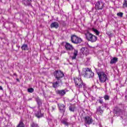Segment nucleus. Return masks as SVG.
I'll use <instances>...</instances> for the list:
<instances>
[{"mask_svg":"<svg viewBox=\"0 0 127 127\" xmlns=\"http://www.w3.org/2000/svg\"><path fill=\"white\" fill-rule=\"evenodd\" d=\"M117 16H119V17H123V16L124 15V13H123L122 12H119L117 13Z\"/></svg>","mask_w":127,"mask_h":127,"instance_id":"nucleus-25","label":"nucleus"},{"mask_svg":"<svg viewBox=\"0 0 127 127\" xmlns=\"http://www.w3.org/2000/svg\"><path fill=\"white\" fill-rule=\"evenodd\" d=\"M98 103H99V104H101V105H102L104 103V101H103V99H100L98 100Z\"/></svg>","mask_w":127,"mask_h":127,"instance_id":"nucleus-32","label":"nucleus"},{"mask_svg":"<svg viewBox=\"0 0 127 127\" xmlns=\"http://www.w3.org/2000/svg\"><path fill=\"white\" fill-rule=\"evenodd\" d=\"M31 127H39V126H38V125H37V124L34 123H33L32 124Z\"/></svg>","mask_w":127,"mask_h":127,"instance_id":"nucleus-30","label":"nucleus"},{"mask_svg":"<svg viewBox=\"0 0 127 127\" xmlns=\"http://www.w3.org/2000/svg\"><path fill=\"white\" fill-rule=\"evenodd\" d=\"M21 49L24 51L28 50V46L27 44H23L21 46Z\"/></svg>","mask_w":127,"mask_h":127,"instance_id":"nucleus-22","label":"nucleus"},{"mask_svg":"<svg viewBox=\"0 0 127 127\" xmlns=\"http://www.w3.org/2000/svg\"><path fill=\"white\" fill-rule=\"evenodd\" d=\"M57 94L60 96H63L65 94H66V90H58L56 91Z\"/></svg>","mask_w":127,"mask_h":127,"instance_id":"nucleus-13","label":"nucleus"},{"mask_svg":"<svg viewBox=\"0 0 127 127\" xmlns=\"http://www.w3.org/2000/svg\"><path fill=\"white\" fill-rule=\"evenodd\" d=\"M77 56H78V50H74L73 56L71 58L72 60L76 59V57H77Z\"/></svg>","mask_w":127,"mask_h":127,"instance_id":"nucleus-19","label":"nucleus"},{"mask_svg":"<svg viewBox=\"0 0 127 127\" xmlns=\"http://www.w3.org/2000/svg\"><path fill=\"white\" fill-rule=\"evenodd\" d=\"M102 66V64H98V66L101 67Z\"/></svg>","mask_w":127,"mask_h":127,"instance_id":"nucleus-36","label":"nucleus"},{"mask_svg":"<svg viewBox=\"0 0 127 127\" xmlns=\"http://www.w3.org/2000/svg\"><path fill=\"white\" fill-rule=\"evenodd\" d=\"M53 120V117L50 115V114L49 115V117L48 118V122L49 123V122H52V120Z\"/></svg>","mask_w":127,"mask_h":127,"instance_id":"nucleus-24","label":"nucleus"},{"mask_svg":"<svg viewBox=\"0 0 127 127\" xmlns=\"http://www.w3.org/2000/svg\"><path fill=\"white\" fill-rule=\"evenodd\" d=\"M99 80L101 83H105L108 80V76L104 72H101L98 74Z\"/></svg>","mask_w":127,"mask_h":127,"instance_id":"nucleus-6","label":"nucleus"},{"mask_svg":"<svg viewBox=\"0 0 127 127\" xmlns=\"http://www.w3.org/2000/svg\"><path fill=\"white\" fill-rule=\"evenodd\" d=\"M75 109L76 107H75V105L73 104L70 105V106L69 107V110L70 112H72V113H74V112H75Z\"/></svg>","mask_w":127,"mask_h":127,"instance_id":"nucleus-20","label":"nucleus"},{"mask_svg":"<svg viewBox=\"0 0 127 127\" xmlns=\"http://www.w3.org/2000/svg\"><path fill=\"white\" fill-rule=\"evenodd\" d=\"M61 82L62 81L58 80L56 82H52L53 88H58V86H59V83H61Z\"/></svg>","mask_w":127,"mask_h":127,"instance_id":"nucleus-18","label":"nucleus"},{"mask_svg":"<svg viewBox=\"0 0 127 127\" xmlns=\"http://www.w3.org/2000/svg\"><path fill=\"white\" fill-rule=\"evenodd\" d=\"M104 7V3L103 2L98 1L95 4V8L96 9H103Z\"/></svg>","mask_w":127,"mask_h":127,"instance_id":"nucleus-8","label":"nucleus"},{"mask_svg":"<svg viewBox=\"0 0 127 127\" xmlns=\"http://www.w3.org/2000/svg\"><path fill=\"white\" fill-rule=\"evenodd\" d=\"M118 62V58L114 57L110 61V64H115V63Z\"/></svg>","mask_w":127,"mask_h":127,"instance_id":"nucleus-21","label":"nucleus"},{"mask_svg":"<svg viewBox=\"0 0 127 127\" xmlns=\"http://www.w3.org/2000/svg\"><path fill=\"white\" fill-rule=\"evenodd\" d=\"M36 101L39 106L42 105V101H41L38 97L36 98Z\"/></svg>","mask_w":127,"mask_h":127,"instance_id":"nucleus-23","label":"nucleus"},{"mask_svg":"<svg viewBox=\"0 0 127 127\" xmlns=\"http://www.w3.org/2000/svg\"><path fill=\"white\" fill-rule=\"evenodd\" d=\"M106 33H107V35H109V36H112V33H111L109 32H107Z\"/></svg>","mask_w":127,"mask_h":127,"instance_id":"nucleus-35","label":"nucleus"},{"mask_svg":"<svg viewBox=\"0 0 127 127\" xmlns=\"http://www.w3.org/2000/svg\"><path fill=\"white\" fill-rule=\"evenodd\" d=\"M102 105V107H107V104L104 102H103Z\"/></svg>","mask_w":127,"mask_h":127,"instance_id":"nucleus-34","label":"nucleus"},{"mask_svg":"<svg viewBox=\"0 0 127 127\" xmlns=\"http://www.w3.org/2000/svg\"><path fill=\"white\" fill-rule=\"evenodd\" d=\"M85 123L88 125H91L93 123V119L92 118L87 116L85 118Z\"/></svg>","mask_w":127,"mask_h":127,"instance_id":"nucleus-12","label":"nucleus"},{"mask_svg":"<svg viewBox=\"0 0 127 127\" xmlns=\"http://www.w3.org/2000/svg\"><path fill=\"white\" fill-rule=\"evenodd\" d=\"M80 52H81L83 55H88V54H89V49L87 48H82L80 50Z\"/></svg>","mask_w":127,"mask_h":127,"instance_id":"nucleus-10","label":"nucleus"},{"mask_svg":"<svg viewBox=\"0 0 127 127\" xmlns=\"http://www.w3.org/2000/svg\"><path fill=\"white\" fill-rule=\"evenodd\" d=\"M17 81H19L18 79H17Z\"/></svg>","mask_w":127,"mask_h":127,"instance_id":"nucleus-41","label":"nucleus"},{"mask_svg":"<svg viewBox=\"0 0 127 127\" xmlns=\"http://www.w3.org/2000/svg\"><path fill=\"white\" fill-rule=\"evenodd\" d=\"M65 48L66 50H72L73 49H74L73 46L68 43H66L65 44Z\"/></svg>","mask_w":127,"mask_h":127,"instance_id":"nucleus-16","label":"nucleus"},{"mask_svg":"<svg viewBox=\"0 0 127 127\" xmlns=\"http://www.w3.org/2000/svg\"><path fill=\"white\" fill-rule=\"evenodd\" d=\"M46 110H47L48 114H50V112H49V107H46Z\"/></svg>","mask_w":127,"mask_h":127,"instance_id":"nucleus-33","label":"nucleus"},{"mask_svg":"<svg viewBox=\"0 0 127 127\" xmlns=\"http://www.w3.org/2000/svg\"><path fill=\"white\" fill-rule=\"evenodd\" d=\"M104 98L105 101H109L110 100V96L108 95H105Z\"/></svg>","mask_w":127,"mask_h":127,"instance_id":"nucleus-28","label":"nucleus"},{"mask_svg":"<svg viewBox=\"0 0 127 127\" xmlns=\"http://www.w3.org/2000/svg\"><path fill=\"white\" fill-rule=\"evenodd\" d=\"M93 31L95 32V33H96V35H99V34H100V32L98 31V30L94 29Z\"/></svg>","mask_w":127,"mask_h":127,"instance_id":"nucleus-31","label":"nucleus"},{"mask_svg":"<svg viewBox=\"0 0 127 127\" xmlns=\"http://www.w3.org/2000/svg\"><path fill=\"white\" fill-rule=\"evenodd\" d=\"M96 114L102 116L104 114V109H102L101 106H98L96 109Z\"/></svg>","mask_w":127,"mask_h":127,"instance_id":"nucleus-9","label":"nucleus"},{"mask_svg":"<svg viewBox=\"0 0 127 127\" xmlns=\"http://www.w3.org/2000/svg\"><path fill=\"white\" fill-rule=\"evenodd\" d=\"M71 40L72 43L74 44H79L82 42V39L75 35H72L71 36Z\"/></svg>","mask_w":127,"mask_h":127,"instance_id":"nucleus-4","label":"nucleus"},{"mask_svg":"<svg viewBox=\"0 0 127 127\" xmlns=\"http://www.w3.org/2000/svg\"><path fill=\"white\" fill-rule=\"evenodd\" d=\"M123 7H127V0H124L123 2Z\"/></svg>","mask_w":127,"mask_h":127,"instance_id":"nucleus-27","label":"nucleus"},{"mask_svg":"<svg viewBox=\"0 0 127 127\" xmlns=\"http://www.w3.org/2000/svg\"><path fill=\"white\" fill-rule=\"evenodd\" d=\"M54 75L58 81L62 82V81L61 80V78L64 77V73L61 70H56L54 72Z\"/></svg>","mask_w":127,"mask_h":127,"instance_id":"nucleus-3","label":"nucleus"},{"mask_svg":"<svg viewBox=\"0 0 127 127\" xmlns=\"http://www.w3.org/2000/svg\"><path fill=\"white\" fill-rule=\"evenodd\" d=\"M62 124H64V125H65V126H68V122H67V120H64L62 121Z\"/></svg>","mask_w":127,"mask_h":127,"instance_id":"nucleus-29","label":"nucleus"},{"mask_svg":"<svg viewBox=\"0 0 127 127\" xmlns=\"http://www.w3.org/2000/svg\"><path fill=\"white\" fill-rule=\"evenodd\" d=\"M49 105L48 104V105H47V107H49Z\"/></svg>","mask_w":127,"mask_h":127,"instance_id":"nucleus-40","label":"nucleus"},{"mask_svg":"<svg viewBox=\"0 0 127 127\" xmlns=\"http://www.w3.org/2000/svg\"><path fill=\"white\" fill-rule=\"evenodd\" d=\"M83 75L85 78H90L94 77V72H92V70L88 67L84 68V71L83 72Z\"/></svg>","mask_w":127,"mask_h":127,"instance_id":"nucleus-2","label":"nucleus"},{"mask_svg":"<svg viewBox=\"0 0 127 127\" xmlns=\"http://www.w3.org/2000/svg\"><path fill=\"white\" fill-rule=\"evenodd\" d=\"M86 39L90 42H96L97 41V38L96 36L91 34L90 33H88L86 34Z\"/></svg>","mask_w":127,"mask_h":127,"instance_id":"nucleus-5","label":"nucleus"},{"mask_svg":"<svg viewBox=\"0 0 127 127\" xmlns=\"http://www.w3.org/2000/svg\"><path fill=\"white\" fill-rule=\"evenodd\" d=\"M113 113L115 115H120V114H122V110L119 107H116L114 108Z\"/></svg>","mask_w":127,"mask_h":127,"instance_id":"nucleus-11","label":"nucleus"},{"mask_svg":"<svg viewBox=\"0 0 127 127\" xmlns=\"http://www.w3.org/2000/svg\"><path fill=\"white\" fill-rule=\"evenodd\" d=\"M58 106L59 108V110L61 113H63V115H64L66 110V106L64 104H58Z\"/></svg>","mask_w":127,"mask_h":127,"instance_id":"nucleus-7","label":"nucleus"},{"mask_svg":"<svg viewBox=\"0 0 127 127\" xmlns=\"http://www.w3.org/2000/svg\"><path fill=\"white\" fill-rule=\"evenodd\" d=\"M0 90H3V89H2V87L0 86Z\"/></svg>","mask_w":127,"mask_h":127,"instance_id":"nucleus-38","label":"nucleus"},{"mask_svg":"<svg viewBox=\"0 0 127 127\" xmlns=\"http://www.w3.org/2000/svg\"><path fill=\"white\" fill-rule=\"evenodd\" d=\"M22 2L25 5H30L31 0H22Z\"/></svg>","mask_w":127,"mask_h":127,"instance_id":"nucleus-17","label":"nucleus"},{"mask_svg":"<svg viewBox=\"0 0 127 127\" xmlns=\"http://www.w3.org/2000/svg\"><path fill=\"white\" fill-rule=\"evenodd\" d=\"M74 81L75 85L76 86V87H77L78 89H82V87L84 91L87 92V89H88V87H87V85H86V84L83 82V80H82V79L80 76L78 77L74 78Z\"/></svg>","mask_w":127,"mask_h":127,"instance_id":"nucleus-1","label":"nucleus"},{"mask_svg":"<svg viewBox=\"0 0 127 127\" xmlns=\"http://www.w3.org/2000/svg\"><path fill=\"white\" fill-rule=\"evenodd\" d=\"M59 27V23L57 22H54L51 24V28H58Z\"/></svg>","mask_w":127,"mask_h":127,"instance_id":"nucleus-15","label":"nucleus"},{"mask_svg":"<svg viewBox=\"0 0 127 127\" xmlns=\"http://www.w3.org/2000/svg\"><path fill=\"white\" fill-rule=\"evenodd\" d=\"M27 92H28V93H33L34 89L32 88H28Z\"/></svg>","mask_w":127,"mask_h":127,"instance_id":"nucleus-26","label":"nucleus"},{"mask_svg":"<svg viewBox=\"0 0 127 127\" xmlns=\"http://www.w3.org/2000/svg\"><path fill=\"white\" fill-rule=\"evenodd\" d=\"M35 116L38 119H40V118H42L44 116V114L41 113V110H39L35 113Z\"/></svg>","mask_w":127,"mask_h":127,"instance_id":"nucleus-14","label":"nucleus"},{"mask_svg":"<svg viewBox=\"0 0 127 127\" xmlns=\"http://www.w3.org/2000/svg\"><path fill=\"white\" fill-rule=\"evenodd\" d=\"M52 108L53 111H54V110H55V107H52Z\"/></svg>","mask_w":127,"mask_h":127,"instance_id":"nucleus-37","label":"nucleus"},{"mask_svg":"<svg viewBox=\"0 0 127 127\" xmlns=\"http://www.w3.org/2000/svg\"><path fill=\"white\" fill-rule=\"evenodd\" d=\"M30 108L31 109H33L34 107H30Z\"/></svg>","mask_w":127,"mask_h":127,"instance_id":"nucleus-39","label":"nucleus"}]
</instances>
